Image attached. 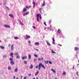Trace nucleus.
Segmentation results:
<instances>
[{"instance_id": "nucleus-20", "label": "nucleus", "mask_w": 79, "mask_h": 79, "mask_svg": "<svg viewBox=\"0 0 79 79\" xmlns=\"http://www.w3.org/2000/svg\"><path fill=\"white\" fill-rule=\"evenodd\" d=\"M32 4H33V7H34L35 6V2L34 1H33L32 2Z\"/></svg>"}, {"instance_id": "nucleus-8", "label": "nucleus", "mask_w": 79, "mask_h": 79, "mask_svg": "<svg viewBox=\"0 0 79 79\" xmlns=\"http://www.w3.org/2000/svg\"><path fill=\"white\" fill-rule=\"evenodd\" d=\"M9 15L10 17H12V18H14V16H13V15L12 14H9Z\"/></svg>"}, {"instance_id": "nucleus-60", "label": "nucleus", "mask_w": 79, "mask_h": 79, "mask_svg": "<svg viewBox=\"0 0 79 79\" xmlns=\"http://www.w3.org/2000/svg\"><path fill=\"white\" fill-rule=\"evenodd\" d=\"M1 42V40H0V42Z\"/></svg>"}, {"instance_id": "nucleus-1", "label": "nucleus", "mask_w": 79, "mask_h": 79, "mask_svg": "<svg viewBox=\"0 0 79 79\" xmlns=\"http://www.w3.org/2000/svg\"><path fill=\"white\" fill-rule=\"evenodd\" d=\"M41 67H42L44 69H45V67L44 66V65L42 63H40L38 65L36 66L35 67L36 69L38 68L39 70H40Z\"/></svg>"}, {"instance_id": "nucleus-45", "label": "nucleus", "mask_w": 79, "mask_h": 79, "mask_svg": "<svg viewBox=\"0 0 79 79\" xmlns=\"http://www.w3.org/2000/svg\"><path fill=\"white\" fill-rule=\"evenodd\" d=\"M36 59H34V61H36Z\"/></svg>"}, {"instance_id": "nucleus-37", "label": "nucleus", "mask_w": 79, "mask_h": 79, "mask_svg": "<svg viewBox=\"0 0 79 79\" xmlns=\"http://www.w3.org/2000/svg\"><path fill=\"white\" fill-rule=\"evenodd\" d=\"M19 55V54H18V53H15V55Z\"/></svg>"}, {"instance_id": "nucleus-55", "label": "nucleus", "mask_w": 79, "mask_h": 79, "mask_svg": "<svg viewBox=\"0 0 79 79\" xmlns=\"http://www.w3.org/2000/svg\"><path fill=\"white\" fill-rule=\"evenodd\" d=\"M16 79H19V78H18V77H17V78H16Z\"/></svg>"}, {"instance_id": "nucleus-50", "label": "nucleus", "mask_w": 79, "mask_h": 79, "mask_svg": "<svg viewBox=\"0 0 79 79\" xmlns=\"http://www.w3.org/2000/svg\"><path fill=\"white\" fill-rule=\"evenodd\" d=\"M58 45H59V46H60V47H61V46H62V45H61L58 44Z\"/></svg>"}, {"instance_id": "nucleus-31", "label": "nucleus", "mask_w": 79, "mask_h": 79, "mask_svg": "<svg viewBox=\"0 0 79 79\" xmlns=\"http://www.w3.org/2000/svg\"><path fill=\"white\" fill-rule=\"evenodd\" d=\"M9 60H10V61H13V59L10 58L9 59Z\"/></svg>"}, {"instance_id": "nucleus-4", "label": "nucleus", "mask_w": 79, "mask_h": 79, "mask_svg": "<svg viewBox=\"0 0 79 79\" xmlns=\"http://www.w3.org/2000/svg\"><path fill=\"white\" fill-rule=\"evenodd\" d=\"M4 27H7V28H10V26L6 25H4Z\"/></svg>"}, {"instance_id": "nucleus-7", "label": "nucleus", "mask_w": 79, "mask_h": 79, "mask_svg": "<svg viewBox=\"0 0 79 79\" xmlns=\"http://www.w3.org/2000/svg\"><path fill=\"white\" fill-rule=\"evenodd\" d=\"M11 50L13 51L14 50V45H12L11 46Z\"/></svg>"}, {"instance_id": "nucleus-33", "label": "nucleus", "mask_w": 79, "mask_h": 79, "mask_svg": "<svg viewBox=\"0 0 79 79\" xmlns=\"http://www.w3.org/2000/svg\"><path fill=\"white\" fill-rule=\"evenodd\" d=\"M38 60H44V58H41V59H40V58H39Z\"/></svg>"}, {"instance_id": "nucleus-15", "label": "nucleus", "mask_w": 79, "mask_h": 79, "mask_svg": "<svg viewBox=\"0 0 79 79\" xmlns=\"http://www.w3.org/2000/svg\"><path fill=\"white\" fill-rule=\"evenodd\" d=\"M37 15H39V17H40V19H42V16H41V15L40 14H37Z\"/></svg>"}, {"instance_id": "nucleus-44", "label": "nucleus", "mask_w": 79, "mask_h": 79, "mask_svg": "<svg viewBox=\"0 0 79 79\" xmlns=\"http://www.w3.org/2000/svg\"><path fill=\"white\" fill-rule=\"evenodd\" d=\"M27 79V77H24L23 79Z\"/></svg>"}, {"instance_id": "nucleus-3", "label": "nucleus", "mask_w": 79, "mask_h": 79, "mask_svg": "<svg viewBox=\"0 0 79 79\" xmlns=\"http://www.w3.org/2000/svg\"><path fill=\"white\" fill-rule=\"evenodd\" d=\"M22 60H24L25 59H27V56H23L22 57Z\"/></svg>"}, {"instance_id": "nucleus-34", "label": "nucleus", "mask_w": 79, "mask_h": 79, "mask_svg": "<svg viewBox=\"0 0 79 79\" xmlns=\"http://www.w3.org/2000/svg\"><path fill=\"white\" fill-rule=\"evenodd\" d=\"M66 73H65V72H64L63 73V75H66Z\"/></svg>"}, {"instance_id": "nucleus-43", "label": "nucleus", "mask_w": 79, "mask_h": 79, "mask_svg": "<svg viewBox=\"0 0 79 79\" xmlns=\"http://www.w3.org/2000/svg\"><path fill=\"white\" fill-rule=\"evenodd\" d=\"M40 11H41V10H42V8H40V9H39Z\"/></svg>"}, {"instance_id": "nucleus-58", "label": "nucleus", "mask_w": 79, "mask_h": 79, "mask_svg": "<svg viewBox=\"0 0 79 79\" xmlns=\"http://www.w3.org/2000/svg\"><path fill=\"white\" fill-rule=\"evenodd\" d=\"M33 79H35V78H33Z\"/></svg>"}, {"instance_id": "nucleus-2", "label": "nucleus", "mask_w": 79, "mask_h": 79, "mask_svg": "<svg viewBox=\"0 0 79 79\" xmlns=\"http://www.w3.org/2000/svg\"><path fill=\"white\" fill-rule=\"evenodd\" d=\"M31 38V36L28 35H26V37L25 38V39H27Z\"/></svg>"}, {"instance_id": "nucleus-46", "label": "nucleus", "mask_w": 79, "mask_h": 79, "mask_svg": "<svg viewBox=\"0 0 79 79\" xmlns=\"http://www.w3.org/2000/svg\"><path fill=\"white\" fill-rule=\"evenodd\" d=\"M20 23L22 25H23V23H22V22H20Z\"/></svg>"}, {"instance_id": "nucleus-13", "label": "nucleus", "mask_w": 79, "mask_h": 79, "mask_svg": "<svg viewBox=\"0 0 79 79\" xmlns=\"http://www.w3.org/2000/svg\"><path fill=\"white\" fill-rule=\"evenodd\" d=\"M33 68H34V66L33 65L31 64L30 67V69H32Z\"/></svg>"}, {"instance_id": "nucleus-28", "label": "nucleus", "mask_w": 79, "mask_h": 79, "mask_svg": "<svg viewBox=\"0 0 79 79\" xmlns=\"http://www.w3.org/2000/svg\"><path fill=\"white\" fill-rule=\"evenodd\" d=\"M28 58L30 60L31 58V55H29L28 56Z\"/></svg>"}, {"instance_id": "nucleus-36", "label": "nucleus", "mask_w": 79, "mask_h": 79, "mask_svg": "<svg viewBox=\"0 0 79 79\" xmlns=\"http://www.w3.org/2000/svg\"><path fill=\"white\" fill-rule=\"evenodd\" d=\"M49 63L50 64H52V61H49Z\"/></svg>"}, {"instance_id": "nucleus-14", "label": "nucleus", "mask_w": 79, "mask_h": 79, "mask_svg": "<svg viewBox=\"0 0 79 79\" xmlns=\"http://www.w3.org/2000/svg\"><path fill=\"white\" fill-rule=\"evenodd\" d=\"M39 71H37L35 74V76H37V75L39 74Z\"/></svg>"}, {"instance_id": "nucleus-5", "label": "nucleus", "mask_w": 79, "mask_h": 79, "mask_svg": "<svg viewBox=\"0 0 79 79\" xmlns=\"http://www.w3.org/2000/svg\"><path fill=\"white\" fill-rule=\"evenodd\" d=\"M29 12H27L26 13H24V14H23V16H26V15H28V14H29Z\"/></svg>"}, {"instance_id": "nucleus-10", "label": "nucleus", "mask_w": 79, "mask_h": 79, "mask_svg": "<svg viewBox=\"0 0 79 79\" xmlns=\"http://www.w3.org/2000/svg\"><path fill=\"white\" fill-rule=\"evenodd\" d=\"M10 64H11L13 65L15 64V62H14V61H10Z\"/></svg>"}, {"instance_id": "nucleus-35", "label": "nucleus", "mask_w": 79, "mask_h": 79, "mask_svg": "<svg viewBox=\"0 0 79 79\" xmlns=\"http://www.w3.org/2000/svg\"><path fill=\"white\" fill-rule=\"evenodd\" d=\"M3 58H6L7 57V56L6 55H4L3 56Z\"/></svg>"}, {"instance_id": "nucleus-42", "label": "nucleus", "mask_w": 79, "mask_h": 79, "mask_svg": "<svg viewBox=\"0 0 79 79\" xmlns=\"http://www.w3.org/2000/svg\"><path fill=\"white\" fill-rule=\"evenodd\" d=\"M44 24L45 26H47V24H46V23L44 22Z\"/></svg>"}, {"instance_id": "nucleus-27", "label": "nucleus", "mask_w": 79, "mask_h": 79, "mask_svg": "<svg viewBox=\"0 0 79 79\" xmlns=\"http://www.w3.org/2000/svg\"><path fill=\"white\" fill-rule=\"evenodd\" d=\"M51 52L52 53H56L55 52H54L52 49L51 50Z\"/></svg>"}, {"instance_id": "nucleus-29", "label": "nucleus", "mask_w": 79, "mask_h": 79, "mask_svg": "<svg viewBox=\"0 0 79 79\" xmlns=\"http://www.w3.org/2000/svg\"><path fill=\"white\" fill-rule=\"evenodd\" d=\"M51 71H53V73H56V71H55V70H53V69H51Z\"/></svg>"}, {"instance_id": "nucleus-38", "label": "nucleus", "mask_w": 79, "mask_h": 79, "mask_svg": "<svg viewBox=\"0 0 79 79\" xmlns=\"http://www.w3.org/2000/svg\"><path fill=\"white\" fill-rule=\"evenodd\" d=\"M34 56H35V57H38V55L36 54H34Z\"/></svg>"}, {"instance_id": "nucleus-49", "label": "nucleus", "mask_w": 79, "mask_h": 79, "mask_svg": "<svg viewBox=\"0 0 79 79\" xmlns=\"http://www.w3.org/2000/svg\"><path fill=\"white\" fill-rule=\"evenodd\" d=\"M28 76H31V74H29V75H28Z\"/></svg>"}, {"instance_id": "nucleus-40", "label": "nucleus", "mask_w": 79, "mask_h": 79, "mask_svg": "<svg viewBox=\"0 0 79 79\" xmlns=\"http://www.w3.org/2000/svg\"><path fill=\"white\" fill-rule=\"evenodd\" d=\"M32 27H33V28H34V29H36V27H34V26H32Z\"/></svg>"}, {"instance_id": "nucleus-51", "label": "nucleus", "mask_w": 79, "mask_h": 79, "mask_svg": "<svg viewBox=\"0 0 79 79\" xmlns=\"http://www.w3.org/2000/svg\"><path fill=\"white\" fill-rule=\"evenodd\" d=\"M74 66H73V69H74Z\"/></svg>"}, {"instance_id": "nucleus-12", "label": "nucleus", "mask_w": 79, "mask_h": 79, "mask_svg": "<svg viewBox=\"0 0 79 79\" xmlns=\"http://www.w3.org/2000/svg\"><path fill=\"white\" fill-rule=\"evenodd\" d=\"M46 42L48 46H50L51 45V44H50V43H49V42H48V41H47Z\"/></svg>"}, {"instance_id": "nucleus-39", "label": "nucleus", "mask_w": 79, "mask_h": 79, "mask_svg": "<svg viewBox=\"0 0 79 79\" xmlns=\"http://www.w3.org/2000/svg\"><path fill=\"white\" fill-rule=\"evenodd\" d=\"M45 1H44V4H43V6H45Z\"/></svg>"}, {"instance_id": "nucleus-24", "label": "nucleus", "mask_w": 79, "mask_h": 79, "mask_svg": "<svg viewBox=\"0 0 79 79\" xmlns=\"http://www.w3.org/2000/svg\"><path fill=\"white\" fill-rule=\"evenodd\" d=\"M11 67H10V66H9L8 67V70H11Z\"/></svg>"}, {"instance_id": "nucleus-19", "label": "nucleus", "mask_w": 79, "mask_h": 79, "mask_svg": "<svg viewBox=\"0 0 79 79\" xmlns=\"http://www.w3.org/2000/svg\"><path fill=\"white\" fill-rule=\"evenodd\" d=\"M52 40L53 44H55V39H54V38H52Z\"/></svg>"}, {"instance_id": "nucleus-23", "label": "nucleus", "mask_w": 79, "mask_h": 79, "mask_svg": "<svg viewBox=\"0 0 79 79\" xmlns=\"http://www.w3.org/2000/svg\"><path fill=\"white\" fill-rule=\"evenodd\" d=\"M26 11H27V9L24 8L23 10V12H25Z\"/></svg>"}, {"instance_id": "nucleus-59", "label": "nucleus", "mask_w": 79, "mask_h": 79, "mask_svg": "<svg viewBox=\"0 0 79 79\" xmlns=\"http://www.w3.org/2000/svg\"><path fill=\"white\" fill-rule=\"evenodd\" d=\"M22 77H23V76H21V78H22Z\"/></svg>"}, {"instance_id": "nucleus-6", "label": "nucleus", "mask_w": 79, "mask_h": 79, "mask_svg": "<svg viewBox=\"0 0 79 79\" xmlns=\"http://www.w3.org/2000/svg\"><path fill=\"white\" fill-rule=\"evenodd\" d=\"M39 15H37V19L38 21V22H39Z\"/></svg>"}, {"instance_id": "nucleus-32", "label": "nucleus", "mask_w": 79, "mask_h": 79, "mask_svg": "<svg viewBox=\"0 0 79 79\" xmlns=\"http://www.w3.org/2000/svg\"><path fill=\"white\" fill-rule=\"evenodd\" d=\"M24 63L25 64H27V61H24Z\"/></svg>"}, {"instance_id": "nucleus-47", "label": "nucleus", "mask_w": 79, "mask_h": 79, "mask_svg": "<svg viewBox=\"0 0 79 79\" xmlns=\"http://www.w3.org/2000/svg\"><path fill=\"white\" fill-rule=\"evenodd\" d=\"M28 43H29V44H31V41H28Z\"/></svg>"}, {"instance_id": "nucleus-61", "label": "nucleus", "mask_w": 79, "mask_h": 79, "mask_svg": "<svg viewBox=\"0 0 79 79\" xmlns=\"http://www.w3.org/2000/svg\"><path fill=\"white\" fill-rule=\"evenodd\" d=\"M42 5H43V4H42Z\"/></svg>"}, {"instance_id": "nucleus-16", "label": "nucleus", "mask_w": 79, "mask_h": 79, "mask_svg": "<svg viewBox=\"0 0 79 79\" xmlns=\"http://www.w3.org/2000/svg\"><path fill=\"white\" fill-rule=\"evenodd\" d=\"M78 49H79V48L78 47H75L74 48V50H78Z\"/></svg>"}, {"instance_id": "nucleus-41", "label": "nucleus", "mask_w": 79, "mask_h": 79, "mask_svg": "<svg viewBox=\"0 0 79 79\" xmlns=\"http://www.w3.org/2000/svg\"><path fill=\"white\" fill-rule=\"evenodd\" d=\"M8 47H11V44H8Z\"/></svg>"}, {"instance_id": "nucleus-56", "label": "nucleus", "mask_w": 79, "mask_h": 79, "mask_svg": "<svg viewBox=\"0 0 79 79\" xmlns=\"http://www.w3.org/2000/svg\"><path fill=\"white\" fill-rule=\"evenodd\" d=\"M55 79H58V78H55Z\"/></svg>"}, {"instance_id": "nucleus-48", "label": "nucleus", "mask_w": 79, "mask_h": 79, "mask_svg": "<svg viewBox=\"0 0 79 79\" xmlns=\"http://www.w3.org/2000/svg\"><path fill=\"white\" fill-rule=\"evenodd\" d=\"M36 50V51H37V52H39V51L37 49H35Z\"/></svg>"}, {"instance_id": "nucleus-52", "label": "nucleus", "mask_w": 79, "mask_h": 79, "mask_svg": "<svg viewBox=\"0 0 79 79\" xmlns=\"http://www.w3.org/2000/svg\"><path fill=\"white\" fill-rule=\"evenodd\" d=\"M78 73H79V72H78L77 73V74H78Z\"/></svg>"}, {"instance_id": "nucleus-18", "label": "nucleus", "mask_w": 79, "mask_h": 79, "mask_svg": "<svg viewBox=\"0 0 79 79\" xmlns=\"http://www.w3.org/2000/svg\"><path fill=\"white\" fill-rule=\"evenodd\" d=\"M0 48L1 49H4V48H5V47H4L3 46H0Z\"/></svg>"}, {"instance_id": "nucleus-9", "label": "nucleus", "mask_w": 79, "mask_h": 79, "mask_svg": "<svg viewBox=\"0 0 79 79\" xmlns=\"http://www.w3.org/2000/svg\"><path fill=\"white\" fill-rule=\"evenodd\" d=\"M26 8H27V9H29L30 8H31V6H26Z\"/></svg>"}, {"instance_id": "nucleus-26", "label": "nucleus", "mask_w": 79, "mask_h": 79, "mask_svg": "<svg viewBox=\"0 0 79 79\" xmlns=\"http://www.w3.org/2000/svg\"><path fill=\"white\" fill-rule=\"evenodd\" d=\"M57 32H58V33H61V31H60V29H58L57 31Z\"/></svg>"}, {"instance_id": "nucleus-53", "label": "nucleus", "mask_w": 79, "mask_h": 79, "mask_svg": "<svg viewBox=\"0 0 79 79\" xmlns=\"http://www.w3.org/2000/svg\"><path fill=\"white\" fill-rule=\"evenodd\" d=\"M15 79V76L14 77V79Z\"/></svg>"}, {"instance_id": "nucleus-57", "label": "nucleus", "mask_w": 79, "mask_h": 79, "mask_svg": "<svg viewBox=\"0 0 79 79\" xmlns=\"http://www.w3.org/2000/svg\"><path fill=\"white\" fill-rule=\"evenodd\" d=\"M5 4H6V3H4V5H5Z\"/></svg>"}, {"instance_id": "nucleus-11", "label": "nucleus", "mask_w": 79, "mask_h": 79, "mask_svg": "<svg viewBox=\"0 0 79 79\" xmlns=\"http://www.w3.org/2000/svg\"><path fill=\"white\" fill-rule=\"evenodd\" d=\"M18 68H15V72H18Z\"/></svg>"}, {"instance_id": "nucleus-54", "label": "nucleus", "mask_w": 79, "mask_h": 79, "mask_svg": "<svg viewBox=\"0 0 79 79\" xmlns=\"http://www.w3.org/2000/svg\"><path fill=\"white\" fill-rule=\"evenodd\" d=\"M6 8H7V9H9V8H8V7H6Z\"/></svg>"}, {"instance_id": "nucleus-17", "label": "nucleus", "mask_w": 79, "mask_h": 79, "mask_svg": "<svg viewBox=\"0 0 79 79\" xmlns=\"http://www.w3.org/2000/svg\"><path fill=\"white\" fill-rule=\"evenodd\" d=\"M39 43L38 42H36L35 44V45H36V46H37V45H39Z\"/></svg>"}, {"instance_id": "nucleus-25", "label": "nucleus", "mask_w": 79, "mask_h": 79, "mask_svg": "<svg viewBox=\"0 0 79 79\" xmlns=\"http://www.w3.org/2000/svg\"><path fill=\"white\" fill-rule=\"evenodd\" d=\"M44 62L45 64H48V63L49 61L48 60H47V62H46V61H45Z\"/></svg>"}, {"instance_id": "nucleus-21", "label": "nucleus", "mask_w": 79, "mask_h": 79, "mask_svg": "<svg viewBox=\"0 0 79 79\" xmlns=\"http://www.w3.org/2000/svg\"><path fill=\"white\" fill-rule=\"evenodd\" d=\"M10 56L11 57V58H13V53H11V54H10Z\"/></svg>"}, {"instance_id": "nucleus-22", "label": "nucleus", "mask_w": 79, "mask_h": 79, "mask_svg": "<svg viewBox=\"0 0 79 79\" xmlns=\"http://www.w3.org/2000/svg\"><path fill=\"white\" fill-rule=\"evenodd\" d=\"M16 58L19 59V58H20V56H19V55H17L16 56Z\"/></svg>"}, {"instance_id": "nucleus-30", "label": "nucleus", "mask_w": 79, "mask_h": 79, "mask_svg": "<svg viewBox=\"0 0 79 79\" xmlns=\"http://www.w3.org/2000/svg\"><path fill=\"white\" fill-rule=\"evenodd\" d=\"M15 39L16 40L17 39H19V38L17 37H14Z\"/></svg>"}]
</instances>
